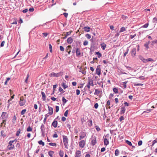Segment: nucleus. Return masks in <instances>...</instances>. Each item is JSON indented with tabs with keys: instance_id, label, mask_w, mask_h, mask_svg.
<instances>
[{
	"instance_id": "a211bd4d",
	"label": "nucleus",
	"mask_w": 157,
	"mask_h": 157,
	"mask_svg": "<svg viewBox=\"0 0 157 157\" xmlns=\"http://www.w3.org/2000/svg\"><path fill=\"white\" fill-rule=\"evenodd\" d=\"M76 53L77 56H80L81 55L80 51V49L78 48H77L76 51Z\"/></svg>"
},
{
	"instance_id": "ea45409f",
	"label": "nucleus",
	"mask_w": 157,
	"mask_h": 157,
	"mask_svg": "<svg viewBox=\"0 0 157 157\" xmlns=\"http://www.w3.org/2000/svg\"><path fill=\"white\" fill-rule=\"evenodd\" d=\"M95 128L96 130L98 132H99L101 130V129L99 127L98 125H96L95 127Z\"/></svg>"
},
{
	"instance_id": "c85d7f7f",
	"label": "nucleus",
	"mask_w": 157,
	"mask_h": 157,
	"mask_svg": "<svg viewBox=\"0 0 157 157\" xmlns=\"http://www.w3.org/2000/svg\"><path fill=\"white\" fill-rule=\"evenodd\" d=\"M54 152L52 151H49L48 152V154L51 157H53L52 155L54 153Z\"/></svg>"
},
{
	"instance_id": "13d9d810",
	"label": "nucleus",
	"mask_w": 157,
	"mask_h": 157,
	"mask_svg": "<svg viewBox=\"0 0 157 157\" xmlns=\"http://www.w3.org/2000/svg\"><path fill=\"white\" fill-rule=\"evenodd\" d=\"M72 31H69V32H67L66 33V35L67 36L70 35L71 33H72Z\"/></svg>"
},
{
	"instance_id": "f3484780",
	"label": "nucleus",
	"mask_w": 157,
	"mask_h": 157,
	"mask_svg": "<svg viewBox=\"0 0 157 157\" xmlns=\"http://www.w3.org/2000/svg\"><path fill=\"white\" fill-rule=\"evenodd\" d=\"M57 121H56L55 120H54V121H53V122L52 123V125L54 127V128H56L57 127Z\"/></svg>"
},
{
	"instance_id": "bb28decb",
	"label": "nucleus",
	"mask_w": 157,
	"mask_h": 157,
	"mask_svg": "<svg viewBox=\"0 0 157 157\" xmlns=\"http://www.w3.org/2000/svg\"><path fill=\"white\" fill-rule=\"evenodd\" d=\"M62 101L63 102V105H64L65 103H66L67 101V100L64 97H63L62 98Z\"/></svg>"
},
{
	"instance_id": "9b49d317",
	"label": "nucleus",
	"mask_w": 157,
	"mask_h": 157,
	"mask_svg": "<svg viewBox=\"0 0 157 157\" xmlns=\"http://www.w3.org/2000/svg\"><path fill=\"white\" fill-rule=\"evenodd\" d=\"M97 143L96 138L95 136H94L92 138V140L91 141V144L93 146L95 145Z\"/></svg>"
},
{
	"instance_id": "b1692460",
	"label": "nucleus",
	"mask_w": 157,
	"mask_h": 157,
	"mask_svg": "<svg viewBox=\"0 0 157 157\" xmlns=\"http://www.w3.org/2000/svg\"><path fill=\"white\" fill-rule=\"evenodd\" d=\"M119 153H120L119 151L117 149H116L115 150V155L116 156H117L119 155Z\"/></svg>"
},
{
	"instance_id": "4c0bfd02",
	"label": "nucleus",
	"mask_w": 157,
	"mask_h": 157,
	"mask_svg": "<svg viewBox=\"0 0 157 157\" xmlns=\"http://www.w3.org/2000/svg\"><path fill=\"white\" fill-rule=\"evenodd\" d=\"M32 130V128L30 126H29L27 128V132H30Z\"/></svg>"
},
{
	"instance_id": "4be33fe9",
	"label": "nucleus",
	"mask_w": 157,
	"mask_h": 157,
	"mask_svg": "<svg viewBox=\"0 0 157 157\" xmlns=\"http://www.w3.org/2000/svg\"><path fill=\"white\" fill-rule=\"evenodd\" d=\"M84 31L86 32H89L90 31V28L87 26L84 27Z\"/></svg>"
},
{
	"instance_id": "09e8293b",
	"label": "nucleus",
	"mask_w": 157,
	"mask_h": 157,
	"mask_svg": "<svg viewBox=\"0 0 157 157\" xmlns=\"http://www.w3.org/2000/svg\"><path fill=\"white\" fill-rule=\"evenodd\" d=\"M110 105V101L109 100H108L107 102V103L106 105V107H108Z\"/></svg>"
},
{
	"instance_id": "de8ad7c7",
	"label": "nucleus",
	"mask_w": 157,
	"mask_h": 157,
	"mask_svg": "<svg viewBox=\"0 0 157 157\" xmlns=\"http://www.w3.org/2000/svg\"><path fill=\"white\" fill-rule=\"evenodd\" d=\"M106 47V45L105 44H104L103 45H101V48L103 50H104Z\"/></svg>"
},
{
	"instance_id": "37998d69",
	"label": "nucleus",
	"mask_w": 157,
	"mask_h": 157,
	"mask_svg": "<svg viewBox=\"0 0 157 157\" xmlns=\"http://www.w3.org/2000/svg\"><path fill=\"white\" fill-rule=\"evenodd\" d=\"M157 143V139H156L155 140H153V142H152V144L151 145L152 146H153L154 144L155 143Z\"/></svg>"
},
{
	"instance_id": "72a5a7b5",
	"label": "nucleus",
	"mask_w": 157,
	"mask_h": 157,
	"mask_svg": "<svg viewBox=\"0 0 157 157\" xmlns=\"http://www.w3.org/2000/svg\"><path fill=\"white\" fill-rule=\"evenodd\" d=\"M21 130L20 129H19L17 131V132H16V136H18L19 135V134L20 133H21Z\"/></svg>"
},
{
	"instance_id": "ddd939ff",
	"label": "nucleus",
	"mask_w": 157,
	"mask_h": 157,
	"mask_svg": "<svg viewBox=\"0 0 157 157\" xmlns=\"http://www.w3.org/2000/svg\"><path fill=\"white\" fill-rule=\"evenodd\" d=\"M6 113L3 112L2 113L1 117L2 119H6L7 118V116H6Z\"/></svg>"
},
{
	"instance_id": "4d7b16f0",
	"label": "nucleus",
	"mask_w": 157,
	"mask_h": 157,
	"mask_svg": "<svg viewBox=\"0 0 157 157\" xmlns=\"http://www.w3.org/2000/svg\"><path fill=\"white\" fill-rule=\"evenodd\" d=\"M151 109H148L146 110V111H144L143 112V113H148L151 112Z\"/></svg>"
},
{
	"instance_id": "0eeeda50",
	"label": "nucleus",
	"mask_w": 157,
	"mask_h": 157,
	"mask_svg": "<svg viewBox=\"0 0 157 157\" xmlns=\"http://www.w3.org/2000/svg\"><path fill=\"white\" fill-rule=\"evenodd\" d=\"M86 133L83 132H81L79 134V140L84 138L86 136Z\"/></svg>"
},
{
	"instance_id": "052dcab7",
	"label": "nucleus",
	"mask_w": 157,
	"mask_h": 157,
	"mask_svg": "<svg viewBox=\"0 0 157 157\" xmlns=\"http://www.w3.org/2000/svg\"><path fill=\"white\" fill-rule=\"evenodd\" d=\"M76 93L77 95H78L80 94V91L79 90L77 89L76 90Z\"/></svg>"
},
{
	"instance_id": "7ed1b4c3",
	"label": "nucleus",
	"mask_w": 157,
	"mask_h": 157,
	"mask_svg": "<svg viewBox=\"0 0 157 157\" xmlns=\"http://www.w3.org/2000/svg\"><path fill=\"white\" fill-rule=\"evenodd\" d=\"M15 140H10L9 143V145L7 146V148L9 150H11L13 149L14 147V145L12 144L15 141Z\"/></svg>"
},
{
	"instance_id": "8fccbe9b",
	"label": "nucleus",
	"mask_w": 157,
	"mask_h": 157,
	"mask_svg": "<svg viewBox=\"0 0 157 157\" xmlns=\"http://www.w3.org/2000/svg\"><path fill=\"white\" fill-rule=\"evenodd\" d=\"M128 51H129V49L128 48H127V51L126 52H125L124 54V57H125L126 55L128 53Z\"/></svg>"
},
{
	"instance_id": "7c9ffc66",
	"label": "nucleus",
	"mask_w": 157,
	"mask_h": 157,
	"mask_svg": "<svg viewBox=\"0 0 157 157\" xmlns=\"http://www.w3.org/2000/svg\"><path fill=\"white\" fill-rule=\"evenodd\" d=\"M79 72H81L83 74H85L86 72L85 71L83 70L81 68H80V71H79Z\"/></svg>"
},
{
	"instance_id": "603ef678",
	"label": "nucleus",
	"mask_w": 157,
	"mask_h": 157,
	"mask_svg": "<svg viewBox=\"0 0 157 157\" xmlns=\"http://www.w3.org/2000/svg\"><path fill=\"white\" fill-rule=\"evenodd\" d=\"M59 47H60V49L61 51H64V48L63 46H60Z\"/></svg>"
},
{
	"instance_id": "0e129e2a",
	"label": "nucleus",
	"mask_w": 157,
	"mask_h": 157,
	"mask_svg": "<svg viewBox=\"0 0 157 157\" xmlns=\"http://www.w3.org/2000/svg\"><path fill=\"white\" fill-rule=\"evenodd\" d=\"M68 113V110H67L64 113V116L65 117H67V116Z\"/></svg>"
},
{
	"instance_id": "bf43d9fd",
	"label": "nucleus",
	"mask_w": 157,
	"mask_h": 157,
	"mask_svg": "<svg viewBox=\"0 0 157 157\" xmlns=\"http://www.w3.org/2000/svg\"><path fill=\"white\" fill-rule=\"evenodd\" d=\"M98 103H96L94 105V107L95 109H97L98 108Z\"/></svg>"
},
{
	"instance_id": "6e6d98bb",
	"label": "nucleus",
	"mask_w": 157,
	"mask_h": 157,
	"mask_svg": "<svg viewBox=\"0 0 157 157\" xmlns=\"http://www.w3.org/2000/svg\"><path fill=\"white\" fill-rule=\"evenodd\" d=\"M124 117L122 116H121L119 119V120L120 121H121L122 120H124Z\"/></svg>"
},
{
	"instance_id": "338daca9",
	"label": "nucleus",
	"mask_w": 157,
	"mask_h": 157,
	"mask_svg": "<svg viewBox=\"0 0 157 157\" xmlns=\"http://www.w3.org/2000/svg\"><path fill=\"white\" fill-rule=\"evenodd\" d=\"M142 144V140H140L138 142V145L139 146L141 145Z\"/></svg>"
},
{
	"instance_id": "c9c22d12",
	"label": "nucleus",
	"mask_w": 157,
	"mask_h": 157,
	"mask_svg": "<svg viewBox=\"0 0 157 157\" xmlns=\"http://www.w3.org/2000/svg\"><path fill=\"white\" fill-rule=\"evenodd\" d=\"M126 142L129 146H131L132 145V143H131V142L129 141L126 140Z\"/></svg>"
},
{
	"instance_id": "f03ea898",
	"label": "nucleus",
	"mask_w": 157,
	"mask_h": 157,
	"mask_svg": "<svg viewBox=\"0 0 157 157\" xmlns=\"http://www.w3.org/2000/svg\"><path fill=\"white\" fill-rule=\"evenodd\" d=\"M63 72L62 71H60L57 73L52 72L50 74V75L51 77L53 76L58 77L62 76L63 75Z\"/></svg>"
},
{
	"instance_id": "49530a36",
	"label": "nucleus",
	"mask_w": 157,
	"mask_h": 157,
	"mask_svg": "<svg viewBox=\"0 0 157 157\" xmlns=\"http://www.w3.org/2000/svg\"><path fill=\"white\" fill-rule=\"evenodd\" d=\"M26 111V109H24L22 110L21 112V114L22 115H24Z\"/></svg>"
},
{
	"instance_id": "39448f33",
	"label": "nucleus",
	"mask_w": 157,
	"mask_h": 157,
	"mask_svg": "<svg viewBox=\"0 0 157 157\" xmlns=\"http://www.w3.org/2000/svg\"><path fill=\"white\" fill-rule=\"evenodd\" d=\"M26 101L24 98L22 96L21 97L20 101H19V105L20 106H22L24 105Z\"/></svg>"
},
{
	"instance_id": "c03bdc74",
	"label": "nucleus",
	"mask_w": 157,
	"mask_h": 157,
	"mask_svg": "<svg viewBox=\"0 0 157 157\" xmlns=\"http://www.w3.org/2000/svg\"><path fill=\"white\" fill-rule=\"evenodd\" d=\"M10 79V78H7L6 80V81L5 82L4 84L5 85H6L7 84V82Z\"/></svg>"
},
{
	"instance_id": "a19ab883",
	"label": "nucleus",
	"mask_w": 157,
	"mask_h": 157,
	"mask_svg": "<svg viewBox=\"0 0 157 157\" xmlns=\"http://www.w3.org/2000/svg\"><path fill=\"white\" fill-rule=\"evenodd\" d=\"M139 59L142 60L143 62L144 61V58L141 56L140 55L139 56Z\"/></svg>"
},
{
	"instance_id": "6e6552de",
	"label": "nucleus",
	"mask_w": 157,
	"mask_h": 157,
	"mask_svg": "<svg viewBox=\"0 0 157 157\" xmlns=\"http://www.w3.org/2000/svg\"><path fill=\"white\" fill-rule=\"evenodd\" d=\"M101 70L100 68V66L98 65L97 66L96 69V73L99 76L101 74Z\"/></svg>"
},
{
	"instance_id": "1a4fd4ad",
	"label": "nucleus",
	"mask_w": 157,
	"mask_h": 157,
	"mask_svg": "<svg viewBox=\"0 0 157 157\" xmlns=\"http://www.w3.org/2000/svg\"><path fill=\"white\" fill-rule=\"evenodd\" d=\"M85 143V141L84 140H81L79 142V146L81 148H83L84 147Z\"/></svg>"
},
{
	"instance_id": "2f4dec72",
	"label": "nucleus",
	"mask_w": 157,
	"mask_h": 157,
	"mask_svg": "<svg viewBox=\"0 0 157 157\" xmlns=\"http://www.w3.org/2000/svg\"><path fill=\"white\" fill-rule=\"evenodd\" d=\"M38 143L39 144L42 145L43 146H44V143L41 140L39 141Z\"/></svg>"
},
{
	"instance_id": "5701e85b",
	"label": "nucleus",
	"mask_w": 157,
	"mask_h": 157,
	"mask_svg": "<svg viewBox=\"0 0 157 157\" xmlns=\"http://www.w3.org/2000/svg\"><path fill=\"white\" fill-rule=\"evenodd\" d=\"M16 117L15 115H14L13 117V119H12V121L13 124H14L16 123Z\"/></svg>"
},
{
	"instance_id": "680f3d73",
	"label": "nucleus",
	"mask_w": 157,
	"mask_h": 157,
	"mask_svg": "<svg viewBox=\"0 0 157 157\" xmlns=\"http://www.w3.org/2000/svg\"><path fill=\"white\" fill-rule=\"evenodd\" d=\"M88 44V42L87 40H85L83 43V45L86 46Z\"/></svg>"
},
{
	"instance_id": "a18cd8bd",
	"label": "nucleus",
	"mask_w": 157,
	"mask_h": 157,
	"mask_svg": "<svg viewBox=\"0 0 157 157\" xmlns=\"http://www.w3.org/2000/svg\"><path fill=\"white\" fill-rule=\"evenodd\" d=\"M49 48L50 50V52H52V47L51 44H49Z\"/></svg>"
},
{
	"instance_id": "a878e982",
	"label": "nucleus",
	"mask_w": 157,
	"mask_h": 157,
	"mask_svg": "<svg viewBox=\"0 0 157 157\" xmlns=\"http://www.w3.org/2000/svg\"><path fill=\"white\" fill-rule=\"evenodd\" d=\"M121 113L123 114H124L125 113V110L124 107H121Z\"/></svg>"
},
{
	"instance_id": "774afa93",
	"label": "nucleus",
	"mask_w": 157,
	"mask_h": 157,
	"mask_svg": "<svg viewBox=\"0 0 157 157\" xmlns=\"http://www.w3.org/2000/svg\"><path fill=\"white\" fill-rule=\"evenodd\" d=\"M153 21L154 22H157V18L156 17H154L153 19Z\"/></svg>"
},
{
	"instance_id": "423d86ee",
	"label": "nucleus",
	"mask_w": 157,
	"mask_h": 157,
	"mask_svg": "<svg viewBox=\"0 0 157 157\" xmlns=\"http://www.w3.org/2000/svg\"><path fill=\"white\" fill-rule=\"evenodd\" d=\"M94 84L93 80L91 79H89V81L85 87H87L88 89L90 88V86H93Z\"/></svg>"
},
{
	"instance_id": "79ce46f5",
	"label": "nucleus",
	"mask_w": 157,
	"mask_h": 157,
	"mask_svg": "<svg viewBox=\"0 0 157 157\" xmlns=\"http://www.w3.org/2000/svg\"><path fill=\"white\" fill-rule=\"evenodd\" d=\"M85 36L88 39H89L91 38V36L89 34H86Z\"/></svg>"
},
{
	"instance_id": "cd10ccee",
	"label": "nucleus",
	"mask_w": 157,
	"mask_h": 157,
	"mask_svg": "<svg viewBox=\"0 0 157 157\" xmlns=\"http://www.w3.org/2000/svg\"><path fill=\"white\" fill-rule=\"evenodd\" d=\"M62 86L63 88V89H65L67 88L68 87V86L66 85V83L64 82H63L62 83Z\"/></svg>"
},
{
	"instance_id": "864d4df0",
	"label": "nucleus",
	"mask_w": 157,
	"mask_h": 157,
	"mask_svg": "<svg viewBox=\"0 0 157 157\" xmlns=\"http://www.w3.org/2000/svg\"><path fill=\"white\" fill-rule=\"evenodd\" d=\"M59 91H60L62 93H63L65 92V91L63 90V89L61 87H60L59 88Z\"/></svg>"
},
{
	"instance_id": "f257e3e1",
	"label": "nucleus",
	"mask_w": 157,
	"mask_h": 157,
	"mask_svg": "<svg viewBox=\"0 0 157 157\" xmlns=\"http://www.w3.org/2000/svg\"><path fill=\"white\" fill-rule=\"evenodd\" d=\"M63 142L64 143L65 147L67 149L68 148V140L67 137L65 136H63Z\"/></svg>"
},
{
	"instance_id": "e2e57ef3",
	"label": "nucleus",
	"mask_w": 157,
	"mask_h": 157,
	"mask_svg": "<svg viewBox=\"0 0 157 157\" xmlns=\"http://www.w3.org/2000/svg\"><path fill=\"white\" fill-rule=\"evenodd\" d=\"M5 44V41H2L1 44V45H0L1 47H3L4 46Z\"/></svg>"
},
{
	"instance_id": "c756f323",
	"label": "nucleus",
	"mask_w": 157,
	"mask_h": 157,
	"mask_svg": "<svg viewBox=\"0 0 157 157\" xmlns=\"http://www.w3.org/2000/svg\"><path fill=\"white\" fill-rule=\"evenodd\" d=\"M96 54L98 55V57L99 58L101 56V54L99 52H96Z\"/></svg>"
},
{
	"instance_id": "3c124183",
	"label": "nucleus",
	"mask_w": 157,
	"mask_h": 157,
	"mask_svg": "<svg viewBox=\"0 0 157 157\" xmlns=\"http://www.w3.org/2000/svg\"><path fill=\"white\" fill-rule=\"evenodd\" d=\"M59 110V107L58 106H56V112H58Z\"/></svg>"
},
{
	"instance_id": "6ab92c4d",
	"label": "nucleus",
	"mask_w": 157,
	"mask_h": 157,
	"mask_svg": "<svg viewBox=\"0 0 157 157\" xmlns=\"http://www.w3.org/2000/svg\"><path fill=\"white\" fill-rule=\"evenodd\" d=\"M67 42L69 44H71L73 42V39L71 37H69L67 40Z\"/></svg>"
},
{
	"instance_id": "5fc2aeb1",
	"label": "nucleus",
	"mask_w": 157,
	"mask_h": 157,
	"mask_svg": "<svg viewBox=\"0 0 157 157\" xmlns=\"http://www.w3.org/2000/svg\"><path fill=\"white\" fill-rule=\"evenodd\" d=\"M148 23H146V24H145V25H143V26H142V27H143V28H147L148 26Z\"/></svg>"
},
{
	"instance_id": "dca6fc26",
	"label": "nucleus",
	"mask_w": 157,
	"mask_h": 157,
	"mask_svg": "<svg viewBox=\"0 0 157 157\" xmlns=\"http://www.w3.org/2000/svg\"><path fill=\"white\" fill-rule=\"evenodd\" d=\"M81 151L79 150L77 151L75 153V157H80L81 156Z\"/></svg>"
},
{
	"instance_id": "aec40b11",
	"label": "nucleus",
	"mask_w": 157,
	"mask_h": 157,
	"mask_svg": "<svg viewBox=\"0 0 157 157\" xmlns=\"http://www.w3.org/2000/svg\"><path fill=\"white\" fill-rule=\"evenodd\" d=\"M40 129H41V133H42V134L43 135L44 133V125L43 124L41 125V126Z\"/></svg>"
},
{
	"instance_id": "9d476101",
	"label": "nucleus",
	"mask_w": 157,
	"mask_h": 157,
	"mask_svg": "<svg viewBox=\"0 0 157 157\" xmlns=\"http://www.w3.org/2000/svg\"><path fill=\"white\" fill-rule=\"evenodd\" d=\"M136 54V48H134L132 49L131 51V56L134 57Z\"/></svg>"
},
{
	"instance_id": "20e7f679",
	"label": "nucleus",
	"mask_w": 157,
	"mask_h": 157,
	"mask_svg": "<svg viewBox=\"0 0 157 157\" xmlns=\"http://www.w3.org/2000/svg\"><path fill=\"white\" fill-rule=\"evenodd\" d=\"M109 135L108 134L105 136L104 139V143L105 145L107 146L109 144L108 139L109 137Z\"/></svg>"
},
{
	"instance_id": "473e14b6",
	"label": "nucleus",
	"mask_w": 157,
	"mask_h": 157,
	"mask_svg": "<svg viewBox=\"0 0 157 157\" xmlns=\"http://www.w3.org/2000/svg\"><path fill=\"white\" fill-rule=\"evenodd\" d=\"M127 81H125L123 83V84L122 85L124 87V88H126V84L127 83Z\"/></svg>"
},
{
	"instance_id": "f704fd0d",
	"label": "nucleus",
	"mask_w": 157,
	"mask_h": 157,
	"mask_svg": "<svg viewBox=\"0 0 157 157\" xmlns=\"http://www.w3.org/2000/svg\"><path fill=\"white\" fill-rule=\"evenodd\" d=\"M49 145L50 146L56 147V144L54 143H50L49 144Z\"/></svg>"
},
{
	"instance_id": "2eb2a0df",
	"label": "nucleus",
	"mask_w": 157,
	"mask_h": 157,
	"mask_svg": "<svg viewBox=\"0 0 157 157\" xmlns=\"http://www.w3.org/2000/svg\"><path fill=\"white\" fill-rule=\"evenodd\" d=\"M95 92L94 93V94L95 95H98V94L101 92V91L98 89H95Z\"/></svg>"
},
{
	"instance_id": "69168bd1",
	"label": "nucleus",
	"mask_w": 157,
	"mask_h": 157,
	"mask_svg": "<svg viewBox=\"0 0 157 157\" xmlns=\"http://www.w3.org/2000/svg\"><path fill=\"white\" fill-rule=\"evenodd\" d=\"M89 126H90L92 125V121L91 120H90V124H88Z\"/></svg>"
},
{
	"instance_id": "4468645a",
	"label": "nucleus",
	"mask_w": 157,
	"mask_h": 157,
	"mask_svg": "<svg viewBox=\"0 0 157 157\" xmlns=\"http://www.w3.org/2000/svg\"><path fill=\"white\" fill-rule=\"evenodd\" d=\"M87 119L88 118L86 116H83L81 118V120L82 123L83 124V123L86 122Z\"/></svg>"
},
{
	"instance_id": "e433bc0d",
	"label": "nucleus",
	"mask_w": 157,
	"mask_h": 157,
	"mask_svg": "<svg viewBox=\"0 0 157 157\" xmlns=\"http://www.w3.org/2000/svg\"><path fill=\"white\" fill-rule=\"evenodd\" d=\"M113 91L115 93H117L118 92V90L117 88H114Z\"/></svg>"
},
{
	"instance_id": "58836bf2",
	"label": "nucleus",
	"mask_w": 157,
	"mask_h": 157,
	"mask_svg": "<svg viewBox=\"0 0 157 157\" xmlns=\"http://www.w3.org/2000/svg\"><path fill=\"white\" fill-rule=\"evenodd\" d=\"M63 152L62 151H60L59 152V155L61 157H63Z\"/></svg>"
},
{
	"instance_id": "412c9836",
	"label": "nucleus",
	"mask_w": 157,
	"mask_h": 157,
	"mask_svg": "<svg viewBox=\"0 0 157 157\" xmlns=\"http://www.w3.org/2000/svg\"><path fill=\"white\" fill-rule=\"evenodd\" d=\"M41 94L43 100L45 101L46 100V95L45 93L43 92H41Z\"/></svg>"
},
{
	"instance_id": "393cba45",
	"label": "nucleus",
	"mask_w": 157,
	"mask_h": 157,
	"mask_svg": "<svg viewBox=\"0 0 157 157\" xmlns=\"http://www.w3.org/2000/svg\"><path fill=\"white\" fill-rule=\"evenodd\" d=\"M126 30V29L124 27H122L119 31V33H121L122 32H123Z\"/></svg>"
},
{
	"instance_id": "f8f14e48",
	"label": "nucleus",
	"mask_w": 157,
	"mask_h": 157,
	"mask_svg": "<svg viewBox=\"0 0 157 157\" xmlns=\"http://www.w3.org/2000/svg\"><path fill=\"white\" fill-rule=\"evenodd\" d=\"M48 114H49V115H52L53 113V108L51 107H50L49 106H48Z\"/></svg>"
}]
</instances>
